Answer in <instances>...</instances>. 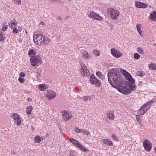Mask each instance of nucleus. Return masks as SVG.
<instances>
[{"label":"nucleus","mask_w":156,"mask_h":156,"mask_svg":"<svg viewBox=\"0 0 156 156\" xmlns=\"http://www.w3.org/2000/svg\"><path fill=\"white\" fill-rule=\"evenodd\" d=\"M109 83L113 87L117 88L118 85L122 82V77L120 73L118 70H112L109 71L108 74Z\"/></svg>","instance_id":"f257e3e1"},{"label":"nucleus","mask_w":156,"mask_h":156,"mask_svg":"<svg viewBox=\"0 0 156 156\" xmlns=\"http://www.w3.org/2000/svg\"><path fill=\"white\" fill-rule=\"evenodd\" d=\"M33 39L34 43L39 46L48 45L51 42L50 39L42 34H37L34 35Z\"/></svg>","instance_id":"f03ea898"},{"label":"nucleus","mask_w":156,"mask_h":156,"mask_svg":"<svg viewBox=\"0 0 156 156\" xmlns=\"http://www.w3.org/2000/svg\"><path fill=\"white\" fill-rule=\"evenodd\" d=\"M30 61L31 65L34 67L39 66L42 63V60L39 56H35L30 58Z\"/></svg>","instance_id":"7ed1b4c3"},{"label":"nucleus","mask_w":156,"mask_h":156,"mask_svg":"<svg viewBox=\"0 0 156 156\" xmlns=\"http://www.w3.org/2000/svg\"><path fill=\"white\" fill-rule=\"evenodd\" d=\"M107 12L109 15V17L113 20H115L119 16L120 12L117 10L112 8H109Z\"/></svg>","instance_id":"20e7f679"},{"label":"nucleus","mask_w":156,"mask_h":156,"mask_svg":"<svg viewBox=\"0 0 156 156\" xmlns=\"http://www.w3.org/2000/svg\"><path fill=\"white\" fill-rule=\"evenodd\" d=\"M69 141L73 144L74 146L75 147H77V148H79L80 150L83 151L84 152L88 151V149L84 148L83 145L80 144L79 142L76 140L74 139L71 138L70 139Z\"/></svg>","instance_id":"39448f33"},{"label":"nucleus","mask_w":156,"mask_h":156,"mask_svg":"<svg viewBox=\"0 0 156 156\" xmlns=\"http://www.w3.org/2000/svg\"><path fill=\"white\" fill-rule=\"evenodd\" d=\"M117 90L121 93L126 95L129 94L130 91L129 90L128 88L122 85H119L117 86Z\"/></svg>","instance_id":"423d86ee"},{"label":"nucleus","mask_w":156,"mask_h":156,"mask_svg":"<svg viewBox=\"0 0 156 156\" xmlns=\"http://www.w3.org/2000/svg\"><path fill=\"white\" fill-rule=\"evenodd\" d=\"M90 80L91 84H94L97 87H99L101 84L100 81L93 74L91 76Z\"/></svg>","instance_id":"0eeeda50"},{"label":"nucleus","mask_w":156,"mask_h":156,"mask_svg":"<svg viewBox=\"0 0 156 156\" xmlns=\"http://www.w3.org/2000/svg\"><path fill=\"white\" fill-rule=\"evenodd\" d=\"M12 118L14 121L16 122V124L17 125H19L21 123V117L20 115L16 113H13L12 115Z\"/></svg>","instance_id":"6e6552de"},{"label":"nucleus","mask_w":156,"mask_h":156,"mask_svg":"<svg viewBox=\"0 0 156 156\" xmlns=\"http://www.w3.org/2000/svg\"><path fill=\"white\" fill-rule=\"evenodd\" d=\"M143 146L145 149L147 151H149L152 148L151 143L148 140H145L144 141Z\"/></svg>","instance_id":"1a4fd4ad"},{"label":"nucleus","mask_w":156,"mask_h":156,"mask_svg":"<svg viewBox=\"0 0 156 156\" xmlns=\"http://www.w3.org/2000/svg\"><path fill=\"white\" fill-rule=\"evenodd\" d=\"M81 68L80 69V71L81 74L84 76H88L90 73L89 71L87 69V67L83 64L81 65Z\"/></svg>","instance_id":"9d476101"},{"label":"nucleus","mask_w":156,"mask_h":156,"mask_svg":"<svg viewBox=\"0 0 156 156\" xmlns=\"http://www.w3.org/2000/svg\"><path fill=\"white\" fill-rule=\"evenodd\" d=\"M111 53L112 55L115 57L116 58H119L121 57L122 54L117 49L114 48L111 49Z\"/></svg>","instance_id":"9b49d317"},{"label":"nucleus","mask_w":156,"mask_h":156,"mask_svg":"<svg viewBox=\"0 0 156 156\" xmlns=\"http://www.w3.org/2000/svg\"><path fill=\"white\" fill-rule=\"evenodd\" d=\"M89 16V17L97 20L100 21L102 19V17L101 16L94 12H90Z\"/></svg>","instance_id":"f8f14e48"},{"label":"nucleus","mask_w":156,"mask_h":156,"mask_svg":"<svg viewBox=\"0 0 156 156\" xmlns=\"http://www.w3.org/2000/svg\"><path fill=\"white\" fill-rule=\"evenodd\" d=\"M62 117L64 121H67L72 117V115L69 112L66 111L62 112Z\"/></svg>","instance_id":"ddd939ff"},{"label":"nucleus","mask_w":156,"mask_h":156,"mask_svg":"<svg viewBox=\"0 0 156 156\" xmlns=\"http://www.w3.org/2000/svg\"><path fill=\"white\" fill-rule=\"evenodd\" d=\"M146 105H144L140 108L138 112L140 115H144L146 112L149 109L150 107L148 106L145 107Z\"/></svg>","instance_id":"4468645a"},{"label":"nucleus","mask_w":156,"mask_h":156,"mask_svg":"<svg viewBox=\"0 0 156 156\" xmlns=\"http://www.w3.org/2000/svg\"><path fill=\"white\" fill-rule=\"evenodd\" d=\"M17 23L18 22L15 19H14L10 21L9 22V25L11 29H13L17 25Z\"/></svg>","instance_id":"2eb2a0df"},{"label":"nucleus","mask_w":156,"mask_h":156,"mask_svg":"<svg viewBox=\"0 0 156 156\" xmlns=\"http://www.w3.org/2000/svg\"><path fill=\"white\" fill-rule=\"evenodd\" d=\"M101 142L104 144H107L109 146H112L113 143L112 141H110L108 139H102L101 140Z\"/></svg>","instance_id":"dca6fc26"},{"label":"nucleus","mask_w":156,"mask_h":156,"mask_svg":"<svg viewBox=\"0 0 156 156\" xmlns=\"http://www.w3.org/2000/svg\"><path fill=\"white\" fill-rule=\"evenodd\" d=\"M136 6L138 8H145L147 7L146 4L139 2H136Z\"/></svg>","instance_id":"f3484780"},{"label":"nucleus","mask_w":156,"mask_h":156,"mask_svg":"<svg viewBox=\"0 0 156 156\" xmlns=\"http://www.w3.org/2000/svg\"><path fill=\"white\" fill-rule=\"evenodd\" d=\"M38 86L39 90L43 91L48 87V85L46 84H40Z\"/></svg>","instance_id":"a211bd4d"},{"label":"nucleus","mask_w":156,"mask_h":156,"mask_svg":"<svg viewBox=\"0 0 156 156\" xmlns=\"http://www.w3.org/2000/svg\"><path fill=\"white\" fill-rule=\"evenodd\" d=\"M56 94L55 92H52L51 93L47 94L46 97L49 99H52L56 96Z\"/></svg>","instance_id":"6ab92c4d"},{"label":"nucleus","mask_w":156,"mask_h":156,"mask_svg":"<svg viewBox=\"0 0 156 156\" xmlns=\"http://www.w3.org/2000/svg\"><path fill=\"white\" fill-rule=\"evenodd\" d=\"M83 57L86 59H89L91 57V55L87 51H84L83 52Z\"/></svg>","instance_id":"aec40b11"},{"label":"nucleus","mask_w":156,"mask_h":156,"mask_svg":"<svg viewBox=\"0 0 156 156\" xmlns=\"http://www.w3.org/2000/svg\"><path fill=\"white\" fill-rule=\"evenodd\" d=\"M150 15V18L151 20L156 21V12L155 11H154L153 13H151Z\"/></svg>","instance_id":"412c9836"},{"label":"nucleus","mask_w":156,"mask_h":156,"mask_svg":"<svg viewBox=\"0 0 156 156\" xmlns=\"http://www.w3.org/2000/svg\"><path fill=\"white\" fill-rule=\"evenodd\" d=\"M36 54V52L35 51L32 49H30L28 51V55L30 57H33Z\"/></svg>","instance_id":"4be33fe9"},{"label":"nucleus","mask_w":156,"mask_h":156,"mask_svg":"<svg viewBox=\"0 0 156 156\" xmlns=\"http://www.w3.org/2000/svg\"><path fill=\"white\" fill-rule=\"evenodd\" d=\"M121 71L122 72V74L127 78L128 77H131V75L126 70L122 69L121 70Z\"/></svg>","instance_id":"5701e85b"},{"label":"nucleus","mask_w":156,"mask_h":156,"mask_svg":"<svg viewBox=\"0 0 156 156\" xmlns=\"http://www.w3.org/2000/svg\"><path fill=\"white\" fill-rule=\"evenodd\" d=\"M33 108L31 106H28L26 108V112L28 115L31 114Z\"/></svg>","instance_id":"b1692460"},{"label":"nucleus","mask_w":156,"mask_h":156,"mask_svg":"<svg viewBox=\"0 0 156 156\" xmlns=\"http://www.w3.org/2000/svg\"><path fill=\"white\" fill-rule=\"evenodd\" d=\"M149 68L151 70H156V65L153 63H151L149 65Z\"/></svg>","instance_id":"393cba45"},{"label":"nucleus","mask_w":156,"mask_h":156,"mask_svg":"<svg viewBox=\"0 0 156 156\" xmlns=\"http://www.w3.org/2000/svg\"><path fill=\"white\" fill-rule=\"evenodd\" d=\"M34 140L36 143H39L41 141V140L40 136H36L34 137Z\"/></svg>","instance_id":"a878e982"},{"label":"nucleus","mask_w":156,"mask_h":156,"mask_svg":"<svg viewBox=\"0 0 156 156\" xmlns=\"http://www.w3.org/2000/svg\"><path fill=\"white\" fill-rule=\"evenodd\" d=\"M107 117L110 120H112L114 119L115 116L113 114L109 113L107 114L106 115Z\"/></svg>","instance_id":"bb28decb"},{"label":"nucleus","mask_w":156,"mask_h":156,"mask_svg":"<svg viewBox=\"0 0 156 156\" xmlns=\"http://www.w3.org/2000/svg\"><path fill=\"white\" fill-rule=\"evenodd\" d=\"M136 27L137 28V30L138 31L139 34L141 36H142L141 33L142 31L141 30V27L139 24H137L136 26Z\"/></svg>","instance_id":"cd10ccee"},{"label":"nucleus","mask_w":156,"mask_h":156,"mask_svg":"<svg viewBox=\"0 0 156 156\" xmlns=\"http://www.w3.org/2000/svg\"><path fill=\"white\" fill-rule=\"evenodd\" d=\"M127 80H128L129 82L131 84H133L135 83V80H134L132 77V76L131 77H128L127 78Z\"/></svg>","instance_id":"c85d7f7f"},{"label":"nucleus","mask_w":156,"mask_h":156,"mask_svg":"<svg viewBox=\"0 0 156 156\" xmlns=\"http://www.w3.org/2000/svg\"><path fill=\"white\" fill-rule=\"evenodd\" d=\"M136 89L135 86H134L133 85H131L129 86V88H128L129 90L130 91V93H131L132 91Z\"/></svg>","instance_id":"c756f323"},{"label":"nucleus","mask_w":156,"mask_h":156,"mask_svg":"<svg viewBox=\"0 0 156 156\" xmlns=\"http://www.w3.org/2000/svg\"><path fill=\"white\" fill-rule=\"evenodd\" d=\"M137 52L140 54H144V50L141 48L138 47L137 49Z\"/></svg>","instance_id":"7c9ffc66"},{"label":"nucleus","mask_w":156,"mask_h":156,"mask_svg":"<svg viewBox=\"0 0 156 156\" xmlns=\"http://www.w3.org/2000/svg\"><path fill=\"white\" fill-rule=\"evenodd\" d=\"M96 74L97 76L99 77L100 78H102L103 79L102 77L104 78V77L103 76H102L101 73L99 71L96 72Z\"/></svg>","instance_id":"2f4dec72"},{"label":"nucleus","mask_w":156,"mask_h":156,"mask_svg":"<svg viewBox=\"0 0 156 156\" xmlns=\"http://www.w3.org/2000/svg\"><path fill=\"white\" fill-rule=\"evenodd\" d=\"M140 56L137 53H135L133 55L134 58L136 59H138L140 58Z\"/></svg>","instance_id":"473e14b6"},{"label":"nucleus","mask_w":156,"mask_h":156,"mask_svg":"<svg viewBox=\"0 0 156 156\" xmlns=\"http://www.w3.org/2000/svg\"><path fill=\"white\" fill-rule=\"evenodd\" d=\"M14 3L18 5H20L21 4L20 0H12Z\"/></svg>","instance_id":"72a5a7b5"},{"label":"nucleus","mask_w":156,"mask_h":156,"mask_svg":"<svg viewBox=\"0 0 156 156\" xmlns=\"http://www.w3.org/2000/svg\"><path fill=\"white\" fill-rule=\"evenodd\" d=\"M83 99L86 101H87L91 100V98L89 96H84L83 97Z\"/></svg>","instance_id":"f704fd0d"},{"label":"nucleus","mask_w":156,"mask_h":156,"mask_svg":"<svg viewBox=\"0 0 156 156\" xmlns=\"http://www.w3.org/2000/svg\"><path fill=\"white\" fill-rule=\"evenodd\" d=\"M93 52L94 54L97 55V56H98L99 55L100 52L98 50H93Z\"/></svg>","instance_id":"c9c22d12"},{"label":"nucleus","mask_w":156,"mask_h":156,"mask_svg":"<svg viewBox=\"0 0 156 156\" xmlns=\"http://www.w3.org/2000/svg\"><path fill=\"white\" fill-rule=\"evenodd\" d=\"M137 73L138 75L140 76H143L145 74L143 72H142L141 71H138Z\"/></svg>","instance_id":"e433bc0d"},{"label":"nucleus","mask_w":156,"mask_h":156,"mask_svg":"<svg viewBox=\"0 0 156 156\" xmlns=\"http://www.w3.org/2000/svg\"><path fill=\"white\" fill-rule=\"evenodd\" d=\"M112 136L113 138V140H115L116 141H118V137L116 136L115 134H112Z\"/></svg>","instance_id":"4c0bfd02"},{"label":"nucleus","mask_w":156,"mask_h":156,"mask_svg":"<svg viewBox=\"0 0 156 156\" xmlns=\"http://www.w3.org/2000/svg\"><path fill=\"white\" fill-rule=\"evenodd\" d=\"M5 37L2 34H0V41H2L4 40Z\"/></svg>","instance_id":"58836bf2"},{"label":"nucleus","mask_w":156,"mask_h":156,"mask_svg":"<svg viewBox=\"0 0 156 156\" xmlns=\"http://www.w3.org/2000/svg\"><path fill=\"white\" fill-rule=\"evenodd\" d=\"M12 30V33L14 34H17L19 32V31L16 27L14 28Z\"/></svg>","instance_id":"ea45409f"},{"label":"nucleus","mask_w":156,"mask_h":156,"mask_svg":"<svg viewBox=\"0 0 156 156\" xmlns=\"http://www.w3.org/2000/svg\"><path fill=\"white\" fill-rule=\"evenodd\" d=\"M152 102H151L150 101H149L144 105H146L145 107H146L147 106H150L152 105Z\"/></svg>","instance_id":"a19ab883"},{"label":"nucleus","mask_w":156,"mask_h":156,"mask_svg":"<svg viewBox=\"0 0 156 156\" xmlns=\"http://www.w3.org/2000/svg\"><path fill=\"white\" fill-rule=\"evenodd\" d=\"M18 80L20 83H24L25 81V80L23 78L21 77L19 78Z\"/></svg>","instance_id":"79ce46f5"},{"label":"nucleus","mask_w":156,"mask_h":156,"mask_svg":"<svg viewBox=\"0 0 156 156\" xmlns=\"http://www.w3.org/2000/svg\"><path fill=\"white\" fill-rule=\"evenodd\" d=\"M7 28L8 26L7 25H5L2 26V30L4 31H5L7 29Z\"/></svg>","instance_id":"37998d69"},{"label":"nucleus","mask_w":156,"mask_h":156,"mask_svg":"<svg viewBox=\"0 0 156 156\" xmlns=\"http://www.w3.org/2000/svg\"><path fill=\"white\" fill-rule=\"evenodd\" d=\"M136 120L139 122H141V121L140 119V117L139 115H138L136 117Z\"/></svg>","instance_id":"c03bdc74"},{"label":"nucleus","mask_w":156,"mask_h":156,"mask_svg":"<svg viewBox=\"0 0 156 156\" xmlns=\"http://www.w3.org/2000/svg\"><path fill=\"white\" fill-rule=\"evenodd\" d=\"M75 132L76 133H79L81 132V130L79 128H76L75 129Z\"/></svg>","instance_id":"a18cd8bd"},{"label":"nucleus","mask_w":156,"mask_h":156,"mask_svg":"<svg viewBox=\"0 0 156 156\" xmlns=\"http://www.w3.org/2000/svg\"><path fill=\"white\" fill-rule=\"evenodd\" d=\"M20 76L21 77H24L25 76V74L23 72H21L19 74Z\"/></svg>","instance_id":"49530a36"},{"label":"nucleus","mask_w":156,"mask_h":156,"mask_svg":"<svg viewBox=\"0 0 156 156\" xmlns=\"http://www.w3.org/2000/svg\"><path fill=\"white\" fill-rule=\"evenodd\" d=\"M87 132V131H86V130H85V129H82L81 130V132L84 134H85Z\"/></svg>","instance_id":"de8ad7c7"},{"label":"nucleus","mask_w":156,"mask_h":156,"mask_svg":"<svg viewBox=\"0 0 156 156\" xmlns=\"http://www.w3.org/2000/svg\"><path fill=\"white\" fill-rule=\"evenodd\" d=\"M51 2H56L60 3L61 2L60 0H50Z\"/></svg>","instance_id":"09e8293b"},{"label":"nucleus","mask_w":156,"mask_h":156,"mask_svg":"<svg viewBox=\"0 0 156 156\" xmlns=\"http://www.w3.org/2000/svg\"><path fill=\"white\" fill-rule=\"evenodd\" d=\"M19 32H20L21 31L22 28L20 26H18V28H17Z\"/></svg>","instance_id":"8fccbe9b"},{"label":"nucleus","mask_w":156,"mask_h":156,"mask_svg":"<svg viewBox=\"0 0 156 156\" xmlns=\"http://www.w3.org/2000/svg\"><path fill=\"white\" fill-rule=\"evenodd\" d=\"M156 101L155 100L152 99L151 101H150L151 102H152V104Z\"/></svg>","instance_id":"3c124183"},{"label":"nucleus","mask_w":156,"mask_h":156,"mask_svg":"<svg viewBox=\"0 0 156 156\" xmlns=\"http://www.w3.org/2000/svg\"><path fill=\"white\" fill-rule=\"evenodd\" d=\"M85 134L87 135L88 136L90 135V132L87 131Z\"/></svg>","instance_id":"603ef678"},{"label":"nucleus","mask_w":156,"mask_h":156,"mask_svg":"<svg viewBox=\"0 0 156 156\" xmlns=\"http://www.w3.org/2000/svg\"><path fill=\"white\" fill-rule=\"evenodd\" d=\"M44 22L43 21H41V22L40 23V25H43L44 24Z\"/></svg>","instance_id":"864d4df0"},{"label":"nucleus","mask_w":156,"mask_h":156,"mask_svg":"<svg viewBox=\"0 0 156 156\" xmlns=\"http://www.w3.org/2000/svg\"><path fill=\"white\" fill-rule=\"evenodd\" d=\"M32 101V99L31 98H29L28 99V101L30 102Z\"/></svg>","instance_id":"5fc2aeb1"},{"label":"nucleus","mask_w":156,"mask_h":156,"mask_svg":"<svg viewBox=\"0 0 156 156\" xmlns=\"http://www.w3.org/2000/svg\"><path fill=\"white\" fill-rule=\"evenodd\" d=\"M16 152L15 151H13L12 152V154L14 155H15L16 154Z\"/></svg>","instance_id":"6e6d98bb"},{"label":"nucleus","mask_w":156,"mask_h":156,"mask_svg":"<svg viewBox=\"0 0 156 156\" xmlns=\"http://www.w3.org/2000/svg\"><path fill=\"white\" fill-rule=\"evenodd\" d=\"M68 18V17H66L65 18V19L66 20H67Z\"/></svg>","instance_id":"4d7b16f0"},{"label":"nucleus","mask_w":156,"mask_h":156,"mask_svg":"<svg viewBox=\"0 0 156 156\" xmlns=\"http://www.w3.org/2000/svg\"><path fill=\"white\" fill-rule=\"evenodd\" d=\"M58 20H59V19H61V18L60 17H59V18H58Z\"/></svg>","instance_id":"13d9d810"},{"label":"nucleus","mask_w":156,"mask_h":156,"mask_svg":"<svg viewBox=\"0 0 156 156\" xmlns=\"http://www.w3.org/2000/svg\"><path fill=\"white\" fill-rule=\"evenodd\" d=\"M26 34H27V31H26Z\"/></svg>","instance_id":"bf43d9fd"},{"label":"nucleus","mask_w":156,"mask_h":156,"mask_svg":"<svg viewBox=\"0 0 156 156\" xmlns=\"http://www.w3.org/2000/svg\"><path fill=\"white\" fill-rule=\"evenodd\" d=\"M154 45H156V43L154 44Z\"/></svg>","instance_id":"052dcab7"}]
</instances>
